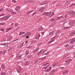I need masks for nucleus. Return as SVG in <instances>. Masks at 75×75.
<instances>
[{"mask_svg":"<svg viewBox=\"0 0 75 75\" xmlns=\"http://www.w3.org/2000/svg\"><path fill=\"white\" fill-rule=\"evenodd\" d=\"M70 14H75V12L74 11H71Z\"/></svg>","mask_w":75,"mask_h":75,"instance_id":"obj_19","label":"nucleus"},{"mask_svg":"<svg viewBox=\"0 0 75 75\" xmlns=\"http://www.w3.org/2000/svg\"><path fill=\"white\" fill-rule=\"evenodd\" d=\"M48 53H49L48 52H47V53H46L44 54V55H47V54H48Z\"/></svg>","mask_w":75,"mask_h":75,"instance_id":"obj_51","label":"nucleus"},{"mask_svg":"<svg viewBox=\"0 0 75 75\" xmlns=\"http://www.w3.org/2000/svg\"><path fill=\"white\" fill-rule=\"evenodd\" d=\"M52 69V68H51V67H50L49 68V69H48L49 70V71H50V70H51V69Z\"/></svg>","mask_w":75,"mask_h":75,"instance_id":"obj_53","label":"nucleus"},{"mask_svg":"<svg viewBox=\"0 0 75 75\" xmlns=\"http://www.w3.org/2000/svg\"><path fill=\"white\" fill-rule=\"evenodd\" d=\"M40 48L38 47L35 50H34L33 51L34 52H36V51H37L38 50H39Z\"/></svg>","mask_w":75,"mask_h":75,"instance_id":"obj_15","label":"nucleus"},{"mask_svg":"<svg viewBox=\"0 0 75 75\" xmlns=\"http://www.w3.org/2000/svg\"><path fill=\"white\" fill-rule=\"evenodd\" d=\"M70 2H71V0H69L67 1L66 3L67 4H68V3H70Z\"/></svg>","mask_w":75,"mask_h":75,"instance_id":"obj_21","label":"nucleus"},{"mask_svg":"<svg viewBox=\"0 0 75 75\" xmlns=\"http://www.w3.org/2000/svg\"><path fill=\"white\" fill-rule=\"evenodd\" d=\"M18 24V23H16L15 24V27H17V25Z\"/></svg>","mask_w":75,"mask_h":75,"instance_id":"obj_35","label":"nucleus"},{"mask_svg":"<svg viewBox=\"0 0 75 75\" xmlns=\"http://www.w3.org/2000/svg\"><path fill=\"white\" fill-rule=\"evenodd\" d=\"M25 34L27 36H29L31 34V33L30 32H27L25 33Z\"/></svg>","mask_w":75,"mask_h":75,"instance_id":"obj_6","label":"nucleus"},{"mask_svg":"<svg viewBox=\"0 0 75 75\" xmlns=\"http://www.w3.org/2000/svg\"><path fill=\"white\" fill-rule=\"evenodd\" d=\"M60 69H62V70H63V69H64V67H61L60 68Z\"/></svg>","mask_w":75,"mask_h":75,"instance_id":"obj_33","label":"nucleus"},{"mask_svg":"<svg viewBox=\"0 0 75 75\" xmlns=\"http://www.w3.org/2000/svg\"><path fill=\"white\" fill-rule=\"evenodd\" d=\"M75 32H72L71 34H70V35H74V34H75Z\"/></svg>","mask_w":75,"mask_h":75,"instance_id":"obj_16","label":"nucleus"},{"mask_svg":"<svg viewBox=\"0 0 75 75\" xmlns=\"http://www.w3.org/2000/svg\"><path fill=\"white\" fill-rule=\"evenodd\" d=\"M68 71H69V70L65 71V73H68Z\"/></svg>","mask_w":75,"mask_h":75,"instance_id":"obj_48","label":"nucleus"},{"mask_svg":"<svg viewBox=\"0 0 75 75\" xmlns=\"http://www.w3.org/2000/svg\"><path fill=\"white\" fill-rule=\"evenodd\" d=\"M29 52V50H28L26 52L25 55H28V53Z\"/></svg>","mask_w":75,"mask_h":75,"instance_id":"obj_26","label":"nucleus"},{"mask_svg":"<svg viewBox=\"0 0 75 75\" xmlns=\"http://www.w3.org/2000/svg\"><path fill=\"white\" fill-rule=\"evenodd\" d=\"M60 18H64V16H60Z\"/></svg>","mask_w":75,"mask_h":75,"instance_id":"obj_62","label":"nucleus"},{"mask_svg":"<svg viewBox=\"0 0 75 75\" xmlns=\"http://www.w3.org/2000/svg\"><path fill=\"white\" fill-rule=\"evenodd\" d=\"M47 13H48V12H45V13H44L43 14H42V15H43V16H44V15H45V14H47Z\"/></svg>","mask_w":75,"mask_h":75,"instance_id":"obj_28","label":"nucleus"},{"mask_svg":"<svg viewBox=\"0 0 75 75\" xmlns=\"http://www.w3.org/2000/svg\"><path fill=\"white\" fill-rule=\"evenodd\" d=\"M11 14H17V13L16 12H12L11 13Z\"/></svg>","mask_w":75,"mask_h":75,"instance_id":"obj_24","label":"nucleus"},{"mask_svg":"<svg viewBox=\"0 0 75 75\" xmlns=\"http://www.w3.org/2000/svg\"><path fill=\"white\" fill-rule=\"evenodd\" d=\"M21 67H17V71L18 73H20V71H21Z\"/></svg>","mask_w":75,"mask_h":75,"instance_id":"obj_2","label":"nucleus"},{"mask_svg":"<svg viewBox=\"0 0 75 75\" xmlns=\"http://www.w3.org/2000/svg\"><path fill=\"white\" fill-rule=\"evenodd\" d=\"M73 48H74V45L70 46V47L68 48V50H71Z\"/></svg>","mask_w":75,"mask_h":75,"instance_id":"obj_5","label":"nucleus"},{"mask_svg":"<svg viewBox=\"0 0 75 75\" xmlns=\"http://www.w3.org/2000/svg\"><path fill=\"white\" fill-rule=\"evenodd\" d=\"M18 58H19V59H21V56H19L18 57Z\"/></svg>","mask_w":75,"mask_h":75,"instance_id":"obj_58","label":"nucleus"},{"mask_svg":"<svg viewBox=\"0 0 75 75\" xmlns=\"http://www.w3.org/2000/svg\"><path fill=\"white\" fill-rule=\"evenodd\" d=\"M60 16L59 17H57V18H56V20H59L61 18Z\"/></svg>","mask_w":75,"mask_h":75,"instance_id":"obj_18","label":"nucleus"},{"mask_svg":"<svg viewBox=\"0 0 75 75\" xmlns=\"http://www.w3.org/2000/svg\"><path fill=\"white\" fill-rule=\"evenodd\" d=\"M32 47L31 46H28L27 47V48H31Z\"/></svg>","mask_w":75,"mask_h":75,"instance_id":"obj_49","label":"nucleus"},{"mask_svg":"<svg viewBox=\"0 0 75 75\" xmlns=\"http://www.w3.org/2000/svg\"><path fill=\"white\" fill-rule=\"evenodd\" d=\"M42 51V50H40V52H38L37 54V55H40V54H41V52Z\"/></svg>","mask_w":75,"mask_h":75,"instance_id":"obj_14","label":"nucleus"},{"mask_svg":"<svg viewBox=\"0 0 75 75\" xmlns=\"http://www.w3.org/2000/svg\"><path fill=\"white\" fill-rule=\"evenodd\" d=\"M71 11H68V12H67V13H68V14H71Z\"/></svg>","mask_w":75,"mask_h":75,"instance_id":"obj_52","label":"nucleus"},{"mask_svg":"<svg viewBox=\"0 0 75 75\" xmlns=\"http://www.w3.org/2000/svg\"><path fill=\"white\" fill-rule=\"evenodd\" d=\"M8 38L9 39H11V38H12V37L10 36L8 37Z\"/></svg>","mask_w":75,"mask_h":75,"instance_id":"obj_45","label":"nucleus"},{"mask_svg":"<svg viewBox=\"0 0 75 75\" xmlns=\"http://www.w3.org/2000/svg\"><path fill=\"white\" fill-rule=\"evenodd\" d=\"M4 10L3 8H2L0 9V11H3Z\"/></svg>","mask_w":75,"mask_h":75,"instance_id":"obj_46","label":"nucleus"},{"mask_svg":"<svg viewBox=\"0 0 75 75\" xmlns=\"http://www.w3.org/2000/svg\"><path fill=\"white\" fill-rule=\"evenodd\" d=\"M57 65V63H56L53 64V67H55V66H56V65Z\"/></svg>","mask_w":75,"mask_h":75,"instance_id":"obj_37","label":"nucleus"},{"mask_svg":"<svg viewBox=\"0 0 75 75\" xmlns=\"http://www.w3.org/2000/svg\"><path fill=\"white\" fill-rule=\"evenodd\" d=\"M68 27H66V28H64L63 29L64 30H65V29H66V28H67Z\"/></svg>","mask_w":75,"mask_h":75,"instance_id":"obj_63","label":"nucleus"},{"mask_svg":"<svg viewBox=\"0 0 75 75\" xmlns=\"http://www.w3.org/2000/svg\"><path fill=\"white\" fill-rule=\"evenodd\" d=\"M40 11V12L41 13H42V12H43V11H44V10H41V9L40 10H39V11Z\"/></svg>","mask_w":75,"mask_h":75,"instance_id":"obj_39","label":"nucleus"},{"mask_svg":"<svg viewBox=\"0 0 75 75\" xmlns=\"http://www.w3.org/2000/svg\"><path fill=\"white\" fill-rule=\"evenodd\" d=\"M0 30L2 31L3 33H4V28L1 29Z\"/></svg>","mask_w":75,"mask_h":75,"instance_id":"obj_31","label":"nucleus"},{"mask_svg":"<svg viewBox=\"0 0 75 75\" xmlns=\"http://www.w3.org/2000/svg\"><path fill=\"white\" fill-rule=\"evenodd\" d=\"M71 6H75V4H73Z\"/></svg>","mask_w":75,"mask_h":75,"instance_id":"obj_60","label":"nucleus"},{"mask_svg":"<svg viewBox=\"0 0 75 75\" xmlns=\"http://www.w3.org/2000/svg\"><path fill=\"white\" fill-rule=\"evenodd\" d=\"M28 1H24V2L23 3H28Z\"/></svg>","mask_w":75,"mask_h":75,"instance_id":"obj_43","label":"nucleus"},{"mask_svg":"<svg viewBox=\"0 0 75 75\" xmlns=\"http://www.w3.org/2000/svg\"><path fill=\"white\" fill-rule=\"evenodd\" d=\"M2 45H6L7 47L8 46V44L7 43H4L2 44Z\"/></svg>","mask_w":75,"mask_h":75,"instance_id":"obj_12","label":"nucleus"},{"mask_svg":"<svg viewBox=\"0 0 75 75\" xmlns=\"http://www.w3.org/2000/svg\"><path fill=\"white\" fill-rule=\"evenodd\" d=\"M43 30V28H40L38 30L39 31H41V30Z\"/></svg>","mask_w":75,"mask_h":75,"instance_id":"obj_17","label":"nucleus"},{"mask_svg":"<svg viewBox=\"0 0 75 75\" xmlns=\"http://www.w3.org/2000/svg\"><path fill=\"white\" fill-rule=\"evenodd\" d=\"M54 33V31H52L50 33L49 35H52V34H53V33Z\"/></svg>","mask_w":75,"mask_h":75,"instance_id":"obj_20","label":"nucleus"},{"mask_svg":"<svg viewBox=\"0 0 75 75\" xmlns=\"http://www.w3.org/2000/svg\"><path fill=\"white\" fill-rule=\"evenodd\" d=\"M45 7H43L41 9H40V10H44V9H45Z\"/></svg>","mask_w":75,"mask_h":75,"instance_id":"obj_36","label":"nucleus"},{"mask_svg":"<svg viewBox=\"0 0 75 75\" xmlns=\"http://www.w3.org/2000/svg\"><path fill=\"white\" fill-rule=\"evenodd\" d=\"M67 14H65V15H64V17H65V18H66L67 17Z\"/></svg>","mask_w":75,"mask_h":75,"instance_id":"obj_57","label":"nucleus"},{"mask_svg":"<svg viewBox=\"0 0 75 75\" xmlns=\"http://www.w3.org/2000/svg\"><path fill=\"white\" fill-rule=\"evenodd\" d=\"M55 21V19L53 18H51L50 20V21Z\"/></svg>","mask_w":75,"mask_h":75,"instance_id":"obj_22","label":"nucleus"},{"mask_svg":"<svg viewBox=\"0 0 75 75\" xmlns=\"http://www.w3.org/2000/svg\"><path fill=\"white\" fill-rule=\"evenodd\" d=\"M49 66H50V65H48L47 66H46L44 68H43V69H47V68L49 67Z\"/></svg>","mask_w":75,"mask_h":75,"instance_id":"obj_23","label":"nucleus"},{"mask_svg":"<svg viewBox=\"0 0 75 75\" xmlns=\"http://www.w3.org/2000/svg\"><path fill=\"white\" fill-rule=\"evenodd\" d=\"M5 74H6V73H4V72L1 73V75H5Z\"/></svg>","mask_w":75,"mask_h":75,"instance_id":"obj_32","label":"nucleus"},{"mask_svg":"<svg viewBox=\"0 0 75 75\" xmlns=\"http://www.w3.org/2000/svg\"><path fill=\"white\" fill-rule=\"evenodd\" d=\"M54 13L53 12H52V15L51 16H53V15H54Z\"/></svg>","mask_w":75,"mask_h":75,"instance_id":"obj_61","label":"nucleus"},{"mask_svg":"<svg viewBox=\"0 0 75 75\" xmlns=\"http://www.w3.org/2000/svg\"><path fill=\"white\" fill-rule=\"evenodd\" d=\"M72 61V59L68 57L66 58V60L65 61V62H69V61Z\"/></svg>","mask_w":75,"mask_h":75,"instance_id":"obj_1","label":"nucleus"},{"mask_svg":"<svg viewBox=\"0 0 75 75\" xmlns=\"http://www.w3.org/2000/svg\"><path fill=\"white\" fill-rule=\"evenodd\" d=\"M66 74V73H65V71H64V72L62 74L63 75H64V74Z\"/></svg>","mask_w":75,"mask_h":75,"instance_id":"obj_44","label":"nucleus"},{"mask_svg":"<svg viewBox=\"0 0 75 75\" xmlns=\"http://www.w3.org/2000/svg\"><path fill=\"white\" fill-rule=\"evenodd\" d=\"M6 11L8 12H11V11H12V10L8 9L6 10Z\"/></svg>","mask_w":75,"mask_h":75,"instance_id":"obj_13","label":"nucleus"},{"mask_svg":"<svg viewBox=\"0 0 75 75\" xmlns=\"http://www.w3.org/2000/svg\"><path fill=\"white\" fill-rule=\"evenodd\" d=\"M73 57H75V53L73 55Z\"/></svg>","mask_w":75,"mask_h":75,"instance_id":"obj_64","label":"nucleus"},{"mask_svg":"<svg viewBox=\"0 0 75 75\" xmlns=\"http://www.w3.org/2000/svg\"><path fill=\"white\" fill-rule=\"evenodd\" d=\"M46 4L45 3V2H43V3H42V4H41V5H43L44 4Z\"/></svg>","mask_w":75,"mask_h":75,"instance_id":"obj_47","label":"nucleus"},{"mask_svg":"<svg viewBox=\"0 0 75 75\" xmlns=\"http://www.w3.org/2000/svg\"><path fill=\"white\" fill-rule=\"evenodd\" d=\"M38 60H36V61L35 62V64H37V62H38Z\"/></svg>","mask_w":75,"mask_h":75,"instance_id":"obj_38","label":"nucleus"},{"mask_svg":"<svg viewBox=\"0 0 75 75\" xmlns=\"http://www.w3.org/2000/svg\"><path fill=\"white\" fill-rule=\"evenodd\" d=\"M10 17V16H9L8 17H4L3 18H2L4 20H7L8 19V18H9V17Z\"/></svg>","mask_w":75,"mask_h":75,"instance_id":"obj_3","label":"nucleus"},{"mask_svg":"<svg viewBox=\"0 0 75 75\" xmlns=\"http://www.w3.org/2000/svg\"><path fill=\"white\" fill-rule=\"evenodd\" d=\"M12 28H13V27H11L9 28L6 31V33H7V32H8L9 30H11Z\"/></svg>","mask_w":75,"mask_h":75,"instance_id":"obj_11","label":"nucleus"},{"mask_svg":"<svg viewBox=\"0 0 75 75\" xmlns=\"http://www.w3.org/2000/svg\"><path fill=\"white\" fill-rule=\"evenodd\" d=\"M74 39H71L70 40V41H71L70 43L71 44H72L73 43V42H75V40H74Z\"/></svg>","mask_w":75,"mask_h":75,"instance_id":"obj_4","label":"nucleus"},{"mask_svg":"<svg viewBox=\"0 0 75 75\" xmlns=\"http://www.w3.org/2000/svg\"><path fill=\"white\" fill-rule=\"evenodd\" d=\"M57 71V70H55L54 71H51V73L50 74H54V72H55V71Z\"/></svg>","mask_w":75,"mask_h":75,"instance_id":"obj_10","label":"nucleus"},{"mask_svg":"<svg viewBox=\"0 0 75 75\" xmlns=\"http://www.w3.org/2000/svg\"><path fill=\"white\" fill-rule=\"evenodd\" d=\"M32 12V11H29V12H28V13H27V15H29V14L30 13H31Z\"/></svg>","mask_w":75,"mask_h":75,"instance_id":"obj_30","label":"nucleus"},{"mask_svg":"<svg viewBox=\"0 0 75 75\" xmlns=\"http://www.w3.org/2000/svg\"><path fill=\"white\" fill-rule=\"evenodd\" d=\"M74 22L72 21H70L69 23V24H70L71 25V27L73 26V25H74Z\"/></svg>","mask_w":75,"mask_h":75,"instance_id":"obj_8","label":"nucleus"},{"mask_svg":"<svg viewBox=\"0 0 75 75\" xmlns=\"http://www.w3.org/2000/svg\"><path fill=\"white\" fill-rule=\"evenodd\" d=\"M47 56H46L45 57H43L42 59H44H44H45V58H47Z\"/></svg>","mask_w":75,"mask_h":75,"instance_id":"obj_50","label":"nucleus"},{"mask_svg":"<svg viewBox=\"0 0 75 75\" xmlns=\"http://www.w3.org/2000/svg\"><path fill=\"white\" fill-rule=\"evenodd\" d=\"M4 14H5L4 13H3V14H1L0 15V17H1V16H4Z\"/></svg>","mask_w":75,"mask_h":75,"instance_id":"obj_42","label":"nucleus"},{"mask_svg":"<svg viewBox=\"0 0 75 75\" xmlns=\"http://www.w3.org/2000/svg\"><path fill=\"white\" fill-rule=\"evenodd\" d=\"M55 37H56V36H54L52 38H51V40H53L54 39V38H55Z\"/></svg>","mask_w":75,"mask_h":75,"instance_id":"obj_41","label":"nucleus"},{"mask_svg":"<svg viewBox=\"0 0 75 75\" xmlns=\"http://www.w3.org/2000/svg\"><path fill=\"white\" fill-rule=\"evenodd\" d=\"M45 72H49V71H50V70L48 69H47V70H45Z\"/></svg>","mask_w":75,"mask_h":75,"instance_id":"obj_34","label":"nucleus"},{"mask_svg":"<svg viewBox=\"0 0 75 75\" xmlns=\"http://www.w3.org/2000/svg\"><path fill=\"white\" fill-rule=\"evenodd\" d=\"M26 35H26V34H25L23 36V37H26Z\"/></svg>","mask_w":75,"mask_h":75,"instance_id":"obj_40","label":"nucleus"},{"mask_svg":"<svg viewBox=\"0 0 75 75\" xmlns=\"http://www.w3.org/2000/svg\"><path fill=\"white\" fill-rule=\"evenodd\" d=\"M67 46H68V44H67L64 46L65 47H67Z\"/></svg>","mask_w":75,"mask_h":75,"instance_id":"obj_54","label":"nucleus"},{"mask_svg":"<svg viewBox=\"0 0 75 75\" xmlns=\"http://www.w3.org/2000/svg\"><path fill=\"white\" fill-rule=\"evenodd\" d=\"M30 64V62H27L25 64V65H28Z\"/></svg>","mask_w":75,"mask_h":75,"instance_id":"obj_25","label":"nucleus"},{"mask_svg":"<svg viewBox=\"0 0 75 75\" xmlns=\"http://www.w3.org/2000/svg\"><path fill=\"white\" fill-rule=\"evenodd\" d=\"M13 3H16V1H15V0H13Z\"/></svg>","mask_w":75,"mask_h":75,"instance_id":"obj_55","label":"nucleus"},{"mask_svg":"<svg viewBox=\"0 0 75 75\" xmlns=\"http://www.w3.org/2000/svg\"><path fill=\"white\" fill-rule=\"evenodd\" d=\"M51 12H48V13H47V14L46 15V16H50V15H51Z\"/></svg>","mask_w":75,"mask_h":75,"instance_id":"obj_9","label":"nucleus"},{"mask_svg":"<svg viewBox=\"0 0 75 75\" xmlns=\"http://www.w3.org/2000/svg\"><path fill=\"white\" fill-rule=\"evenodd\" d=\"M48 64H49V63H46V64H45L44 66H46V65H48Z\"/></svg>","mask_w":75,"mask_h":75,"instance_id":"obj_56","label":"nucleus"},{"mask_svg":"<svg viewBox=\"0 0 75 75\" xmlns=\"http://www.w3.org/2000/svg\"><path fill=\"white\" fill-rule=\"evenodd\" d=\"M4 65H2V70H3V69H4Z\"/></svg>","mask_w":75,"mask_h":75,"instance_id":"obj_29","label":"nucleus"},{"mask_svg":"<svg viewBox=\"0 0 75 75\" xmlns=\"http://www.w3.org/2000/svg\"><path fill=\"white\" fill-rule=\"evenodd\" d=\"M55 41V40H52V41H50V42H49L48 43V44H51V42H53V41Z\"/></svg>","mask_w":75,"mask_h":75,"instance_id":"obj_27","label":"nucleus"},{"mask_svg":"<svg viewBox=\"0 0 75 75\" xmlns=\"http://www.w3.org/2000/svg\"><path fill=\"white\" fill-rule=\"evenodd\" d=\"M16 10L17 11V12H18V11L20 10V8L19 7V6H17L16 8Z\"/></svg>","mask_w":75,"mask_h":75,"instance_id":"obj_7","label":"nucleus"},{"mask_svg":"<svg viewBox=\"0 0 75 75\" xmlns=\"http://www.w3.org/2000/svg\"><path fill=\"white\" fill-rule=\"evenodd\" d=\"M21 34H22V32H20L19 34V35H21Z\"/></svg>","mask_w":75,"mask_h":75,"instance_id":"obj_59","label":"nucleus"}]
</instances>
